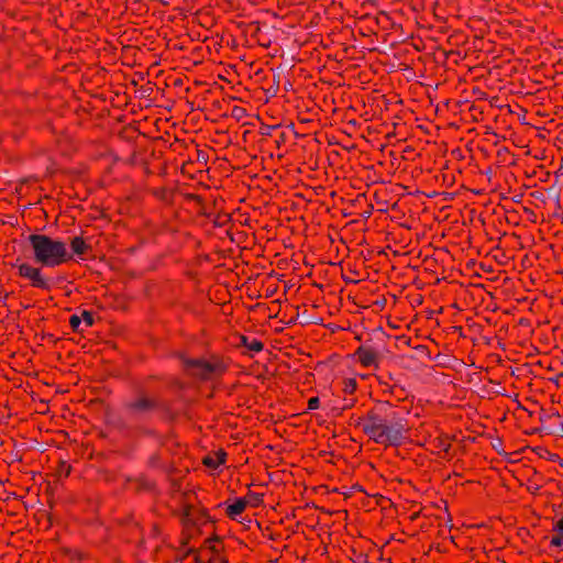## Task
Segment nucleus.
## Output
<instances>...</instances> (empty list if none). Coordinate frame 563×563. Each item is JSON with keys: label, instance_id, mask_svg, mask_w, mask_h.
I'll list each match as a JSON object with an SVG mask.
<instances>
[{"label": "nucleus", "instance_id": "obj_12", "mask_svg": "<svg viewBox=\"0 0 563 563\" xmlns=\"http://www.w3.org/2000/svg\"><path fill=\"white\" fill-rule=\"evenodd\" d=\"M365 433L377 443H386L384 437V429H373V431Z\"/></svg>", "mask_w": 563, "mask_h": 563}, {"label": "nucleus", "instance_id": "obj_25", "mask_svg": "<svg viewBox=\"0 0 563 563\" xmlns=\"http://www.w3.org/2000/svg\"><path fill=\"white\" fill-rule=\"evenodd\" d=\"M541 451H543L544 454L548 455V457L552 461L556 460L558 459V455L556 454H552V453H549L548 451H545L544 449H540Z\"/></svg>", "mask_w": 563, "mask_h": 563}, {"label": "nucleus", "instance_id": "obj_20", "mask_svg": "<svg viewBox=\"0 0 563 563\" xmlns=\"http://www.w3.org/2000/svg\"><path fill=\"white\" fill-rule=\"evenodd\" d=\"M319 398L318 397H312L309 399L308 401V409L309 410H314L319 407Z\"/></svg>", "mask_w": 563, "mask_h": 563}, {"label": "nucleus", "instance_id": "obj_10", "mask_svg": "<svg viewBox=\"0 0 563 563\" xmlns=\"http://www.w3.org/2000/svg\"><path fill=\"white\" fill-rule=\"evenodd\" d=\"M225 453L219 451L214 456L208 455L203 459V464L211 468H217L224 462Z\"/></svg>", "mask_w": 563, "mask_h": 563}, {"label": "nucleus", "instance_id": "obj_18", "mask_svg": "<svg viewBox=\"0 0 563 563\" xmlns=\"http://www.w3.org/2000/svg\"><path fill=\"white\" fill-rule=\"evenodd\" d=\"M548 433H553L563 437V424H559L555 428H547Z\"/></svg>", "mask_w": 563, "mask_h": 563}, {"label": "nucleus", "instance_id": "obj_11", "mask_svg": "<svg viewBox=\"0 0 563 563\" xmlns=\"http://www.w3.org/2000/svg\"><path fill=\"white\" fill-rule=\"evenodd\" d=\"M70 246H71V250L75 254H84L85 250H86V243L85 241L79 238V236H75L71 242H70Z\"/></svg>", "mask_w": 563, "mask_h": 563}, {"label": "nucleus", "instance_id": "obj_15", "mask_svg": "<svg viewBox=\"0 0 563 563\" xmlns=\"http://www.w3.org/2000/svg\"><path fill=\"white\" fill-rule=\"evenodd\" d=\"M356 387V382L353 378L346 379L344 382V391L345 393H353Z\"/></svg>", "mask_w": 563, "mask_h": 563}, {"label": "nucleus", "instance_id": "obj_16", "mask_svg": "<svg viewBox=\"0 0 563 563\" xmlns=\"http://www.w3.org/2000/svg\"><path fill=\"white\" fill-rule=\"evenodd\" d=\"M69 322H70V325H71V328L74 330H78L79 325L81 324V318L76 316V314H74V316L70 317Z\"/></svg>", "mask_w": 563, "mask_h": 563}, {"label": "nucleus", "instance_id": "obj_21", "mask_svg": "<svg viewBox=\"0 0 563 563\" xmlns=\"http://www.w3.org/2000/svg\"><path fill=\"white\" fill-rule=\"evenodd\" d=\"M551 545L561 548L563 545V534L556 536L551 540Z\"/></svg>", "mask_w": 563, "mask_h": 563}, {"label": "nucleus", "instance_id": "obj_5", "mask_svg": "<svg viewBox=\"0 0 563 563\" xmlns=\"http://www.w3.org/2000/svg\"><path fill=\"white\" fill-rule=\"evenodd\" d=\"M356 354L364 366H377V352L373 349L363 345L357 349Z\"/></svg>", "mask_w": 563, "mask_h": 563}, {"label": "nucleus", "instance_id": "obj_14", "mask_svg": "<svg viewBox=\"0 0 563 563\" xmlns=\"http://www.w3.org/2000/svg\"><path fill=\"white\" fill-rule=\"evenodd\" d=\"M245 114H246L245 109H243L241 107H234L232 109V117L235 118L236 120H241L243 117H245Z\"/></svg>", "mask_w": 563, "mask_h": 563}, {"label": "nucleus", "instance_id": "obj_7", "mask_svg": "<svg viewBox=\"0 0 563 563\" xmlns=\"http://www.w3.org/2000/svg\"><path fill=\"white\" fill-rule=\"evenodd\" d=\"M239 339H240V344L247 347L249 351L260 352L263 350V343L256 339L250 340L245 335H241Z\"/></svg>", "mask_w": 563, "mask_h": 563}, {"label": "nucleus", "instance_id": "obj_2", "mask_svg": "<svg viewBox=\"0 0 563 563\" xmlns=\"http://www.w3.org/2000/svg\"><path fill=\"white\" fill-rule=\"evenodd\" d=\"M186 367L194 376L202 379L211 378L216 373L223 371V365L220 362H209L201 358H187L181 356Z\"/></svg>", "mask_w": 563, "mask_h": 563}, {"label": "nucleus", "instance_id": "obj_27", "mask_svg": "<svg viewBox=\"0 0 563 563\" xmlns=\"http://www.w3.org/2000/svg\"><path fill=\"white\" fill-rule=\"evenodd\" d=\"M539 449H540V448H537V449H536V451H537L541 456H543V455H542V452H543V451H541V450H539Z\"/></svg>", "mask_w": 563, "mask_h": 563}, {"label": "nucleus", "instance_id": "obj_3", "mask_svg": "<svg viewBox=\"0 0 563 563\" xmlns=\"http://www.w3.org/2000/svg\"><path fill=\"white\" fill-rule=\"evenodd\" d=\"M406 426L402 419L396 418L390 423L385 420L384 437L385 442L390 445H398L405 438Z\"/></svg>", "mask_w": 563, "mask_h": 563}, {"label": "nucleus", "instance_id": "obj_8", "mask_svg": "<svg viewBox=\"0 0 563 563\" xmlns=\"http://www.w3.org/2000/svg\"><path fill=\"white\" fill-rule=\"evenodd\" d=\"M246 507V501L242 498L235 500L234 504L230 505L227 509L228 516L235 519Z\"/></svg>", "mask_w": 563, "mask_h": 563}, {"label": "nucleus", "instance_id": "obj_28", "mask_svg": "<svg viewBox=\"0 0 563 563\" xmlns=\"http://www.w3.org/2000/svg\"><path fill=\"white\" fill-rule=\"evenodd\" d=\"M561 465H563V462L561 463Z\"/></svg>", "mask_w": 563, "mask_h": 563}, {"label": "nucleus", "instance_id": "obj_4", "mask_svg": "<svg viewBox=\"0 0 563 563\" xmlns=\"http://www.w3.org/2000/svg\"><path fill=\"white\" fill-rule=\"evenodd\" d=\"M158 405L156 401L146 398V397H139L133 402H131L130 408L137 415H144L152 409L156 408Z\"/></svg>", "mask_w": 563, "mask_h": 563}, {"label": "nucleus", "instance_id": "obj_9", "mask_svg": "<svg viewBox=\"0 0 563 563\" xmlns=\"http://www.w3.org/2000/svg\"><path fill=\"white\" fill-rule=\"evenodd\" d=\"M29 279L32 282L33 286L40 287L43 289H48L49 285L46 278H44L41 274V269L35 268L34 273L31 274Z\"/></svg>", "mask_w": 563, "mask_h": 563}, {"label": "nucleus", "instance_id": "obj_26", "mask_svg": "<svg viewBox=\"0 0 563 563\" xmlns=\"http://www.w3.org/2000/svg\"><path fill=\"white\" fill-rule=\"evenodd\" d=\"M351 406H353V401L346 402V404L344 405V407H343L341 410H339V412H341L342 410H344V409H346V408H350Z\"/></svg>", "mask_w": 563, "mask_h": 563}, {"label": "nucleus", "instance_id": "obj_1", "mask_svg": "<svg viewBox=\"0 0 563 563\" xmlns=\"http://www.w3.org/2000/svg\"><path fill=\"white\" fill-rule=\"evenodd\" d=\"M27 240L33 247L34 258L44 266L55 267L70 258L66 243L60 240L43 234H31Z\"/></svg>", "mask_w": 563, "mask_h": 563}, {"label": "nucleus", "instance_id": "obj_19", "mask_svg": "<svg viewBox=\"0 0 563 563\" xmlns=\"http://www.w3.org/2000/svg\"><path fill=\"white\" fill-rule=\"evenodd\" d=\"M82 319H84V321L86 322V324L88 327L93 324V318H92V314L89 311H84L82 312Z\"/></svg>", "mask_w": 563, "mask_h": 563}, {"label": "nucleus", "instance_id": "obj_22", "mask_svg": "<svg viewBox=\"0 0 563 563\" xmlns=\"http://www.w3.org/2000/svg\"><path fill=\"white\" fill-rule=\"evenodd\" d=\"M276 126L274 125H265L262 128V134L264 135H269L272 133V131L275 129Z\"/></svg>", "mask_w": 563, "mask_h": 563}, {"label": "nucleus", "instance_id": "obj_23", "mask_svg": "<svg viewBox=\"0 0 563 563\" xmlns=\"http://www.w3.org/2000/svg\"><path fill=\"white\" fill-rule=\"evenodd\" d=\"M531 195H532L536 199H539V200H541V201H544V200H545L544 195H543L542 192H540V191H534V192H532Z\"/></svg>", "mask_w": 563, "mask_h": 563}, {"label": "nucleus", "instance_id": "obj_17", "mask_svg": "<svg viewBox=\"0 0 563 563\" xmlns=\"http://www.w3.org/2000/svg\"><path fill=\"white\" fill-rule=\"evenodd\" d=\"M547 192L550 198L554 199L556 202L560 200V194L554 187H550L547 189Z\"/></svg>", "mask_w": 563, "mask_h": 563}, {"label": "nucleus", "instance_id": "obj_6", "mask_svg": "<svg viewBox=\"0 0 563 563\" xmlns=\"http://www.w3.org/2000/svg\"><path fill=\"white\" fill-rule=\"evenodd\" d=\"M385 420L373 412L368 413L366 421L362 424L364 432H371L373 429H384Z\"/></svg>", "mask_w": 563, "mask_h": 563}, {"label": "nucleus", "instance_id": "obj_13", "mask_svg": "<svg viewBox=\"0 0 563 563\" xmlns=\"http://www.w3.org/2000/svg\"><path fill=\"white\" fill-rule=\"evenodd\" d=\"M35 267H32L27 264L18 265V272L22 277L29 278L32 273H34Z\"/></svg>", "mask_w": 563, "mask_h": 563}, {"label": "nucleus", "instance_id": "obj_24", "mask_svg": "<svg viewBox=\"0 0 563 563\" xmlns=\"http://www.w3.org/2000/svg\"><path fill=\"white\" fill-rule=\"evenodd\" d=\"M556 531H563V518L560 519L556 525H555V528H554Z\"/></svg>", "mask_w": 563, "mask_h": 563}]
</instances>
